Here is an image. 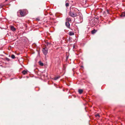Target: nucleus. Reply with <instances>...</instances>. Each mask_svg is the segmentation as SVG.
Instances as JSON below:
<instances>
[{
    "label": "nucleus",
    "instance_id": "18",
    "mask_svg": "<svg viewBox=\"0 0 125 125\" xmlns=\"http://www.w3.org/2000/svg\"><path fill=\"white\" fill-rule=\"evenodd\" d=\"M69 6V4L68 3H66V6L67 7Z\"/></svg>",
    "mask_w": 125,
    "mask_h": 125
},
{
    "label": "nucleus",
    "instance_id": "15",
    "mask_svg": "<svg viewBox=\"0 0 125 125\" xmlns=\"http://www.w3.org/2000/svg\"><path fill=\"white\" fill-rule=\"evenodd\" d=\"M11 58L12 59H14L15 58V56L14 55L12 54L11 56Z\"/></svg>",
    "mask_w": 125,
    "mask_h": 125
},
{
    "label": "nucleus",
    "instance_id": "7",
    "mask_svg": "<svg viewBox=\"0 0 125 125\" xmlns=\"http://www.w3.org/2000/svg\"><path fill=\"white\" fill-rule=\"evenodd\" d=\"M66 22H69L71 21V19L70 18H67L66 19Z\"/></svg>",
    "mask_w": 125,
    "mask_h": 125
},
{
    "label": "nucleus",
    "instance_id": "11",
    "mask_svg": "<svg viewBox=\"0 0 125 125\" xmlns=\"http://www.w3.org/2000/svg\"><path fill=\"white\" fill-rule=\"evenodd\" d=\"M60 77L59 76H56L54 77V79L55 80H56L58 79L59 78H60Z\"/></svg>",
    "mask_w": 125,
    "mask_h": 125
},
{
    "label": "nucleus",
    "instance_id": "4",
    "mask_svg": "<svg viewBox=\"0 0 125 125\" xmlns=\"http://www.w3.org/2000/svg\"><path fill=\"white\" fill-rule=\"evenodd\" d=\"M79 21L78 22V23H80L81 22L83 21V18L80 15L79 16Z\"/></svg>",
    "mask_w": 125,
    "mask_h": 125
},
{
    "label": "nucleus",
    "instance_id": "17",
    "mask_svg": "<svg viewBox=\"0 0 125 125\" xmlns=\"http://www.w3.org/2000/svg\"><path fill=\"white\" fill-rule=\"evenodd\" d=\"M96 31H95V30H93L92 31V32L93 33H95V32Z\"/></svg>",
    "mask_w": 125,
    "mask_h": 125
},
{
    "label": "nucleus",
    "instance_id": "20",
    "mask_svg": "<svg viewBox=\"0 0 125 125\" xmlns=\"http://www.w3.org/2000/svg\"><path fill=\"white\" fill-rule=\"evenodd\" d=\"M8 0H6L5 1H7Z\"/></svg>",
    "mask_w": 125,
    "mask_h": 125
},
{
    "label": "nucleus",
    "instance_id": "14",
    "mask_svg": "<svg viewBox=\"0 0 125 125\" xmlns=\"http://www.w3.org/2000/svg\"><path fill=\"white\" fill-rule=\"evenodd\" d=\"M5 60H6L8 61H10V59H9V58H7V57L6 58Z\"/></svg>",
    "mask_w": 125,
    "mask_h": 125
},
{
    "label": "nucleus",
    "instance_id": "2",
    "mask_svg": "<svg viewBox=\"0 0 125 125\" xmlns=\"http://www.w3.org/2000/svg\"><path fill=\"white\" fill-rule=\"evenodd\" d=\"M27 10H20L18 11V13H19L22 17L26 15Z\"/></svg>",
    "mask_w": 125,
    "mask_h": 125
},
{
    "label": "nucleus",
    "instance_id": "3",
    "mask_svg": "<svg viewBox=\"0 0 125 125\" xmlns=\"http://www.w3.org/2000/svg\"><path fill=\"white\" fill-rule=\"evenodd\" d=\"M42 51L44 54L45 55H46L48 52L47 49L46 48H43L42 50Z\"/></svg>",
    "mask_w": 125,
    "mask_h": 125
},
{
    "label": "nucleus",
    "instance_id": "10",
    "mask_svg": "<svg viewBox=\"0 0 125 125\" xmlns=\"http://www.w3.org/2000/svg\"><path fill=\"white\" fill-rule=\"evenodd\" d=\"M83 92V90L82 89H80L78 90V92L80 94H81Z\"/></svg>",
    "mask_w": 125,
    "mask_h": 125
},
{
    "label": "nucleus",
    "instance_id": "8",
    "mask_svg": "<svg viewBox=\"0 0 125 125\" xmlns=\"http://www.w3.org/2000/svg\"><path fill=\"white\" fill-rule=\"evenodd\" d=\"M69 34L70 36L73 35H74V33L73 31H70L69 33Z\"/></svg>",
    "mask_w": 125,
    "mask_h": 125
},
{
    "label": "nucleus",
    "instance_id": "6",
    "mask_svg": "<svg viewBox=\"0 0 125 125\" xmlns=\"http://www.w3.org/2000/svg\"><path fill=\"white\" fill-rule=\"evenodd\" d=\"M11 30L13 31H14L16 30V29L13 26H11L10 27Z\"/></svg>",
    "mask_w": 125,
    "mask_h": 125
},
{
    "label": "nucleus",
    "instance_id": "12",
    "mask_svg": "<svg viewBox=\"0 0 125 125\" xmlns=\"http://www.w3.org/2000/svg\"><path fill=\"white\" fill-rule=\"evenodd\" d=\"M121 17H125V12L123 13L121 15Z\"/></svg>",
    "mask_w": 125,
    "mask_h": 125
},
{
    "label": "nucleus",
    "instance_id": "16",
    "mask_svg": "<svg viewBox=\"0 0 125 125\" xmlns=\"http://www.w3.org/2000/svg\"><path fill=\"white\" fill-rule=\"evenodd\" d=\"M95 116L96 117L97 116H98L99 117H100V116L99 115V114H95Z\"/></svg>",
    "mask_w": 125,
    "mask_h": 125
},
{
    "label": "nucleus",
    "instance_id": "13",
    "mask_svg": "<svg viewBox=\"0 0 125 125\" xmlns=\"http://www.w3.org/2000/svg\"><path fill=\"white\" fill-rule=\"evenodd\" d=\"M39 64L41 66H43V63L41 61H39Z\"/></svg>",
    "mask_w": 125,
    "mask_h": 125
},
{
    "label": "nucleus",
    "instance_id": "5",
    "mask_svg": "<svg viewBox=\"0 0 125 125\" xmlns=\"http://www.w3.org/2000/svg\"><path fill=\"white\" fill-rule=\"evenodd\" d=\"M65 25L68 28H69L70 27V24L69 22H66L65 23Z\"/></svg>",
    "mask_w": 125,
    "mask_h": 125
},
{
    "label": "nucleus",
    "instance_id": "1",
    "mask_svg": "<svg viewBox=\"0 0 125 125\" xmlns=\"http://www.w3.org/2000/svg\"><path fill=\"white\" fill-rule=\"evenodd\" d=\"M78 10L75 8H71L70 9V11L69 15L73 17H76L77 15Z\"/></svg>",
    "mask_w": 125,
    "mask_h": 125
},
{
    "label": "nucleus",
    "instance_id": "9",
    "mask_svg": "<svg viewBox=\"0 0 125 125\" xmlns=\"http://www.w3.org/2000/svg\"><path fill=\"white\" fill-rule=\"evenodd\" d=\"M27 71L24 70L22 72V73L23 74L25 75L27 74Z\"/></svg>",
    "mask_w": 125,
    "mask_h": 125
},
{
    "label": "nucleus",
    "instance_id": "19",
    "mask_svg": "<svg viewBox=\"0 0 125 125\" xmlns=\"http://www.w3.org/2000/svg\"><path fill=\"white\" fill-rule=\"evenodd\" d=\"M2 5H0V9L2 8Z\"/></svg>",
    "mask_w": 125,
    "mask_h": 125
}]
</instances>
